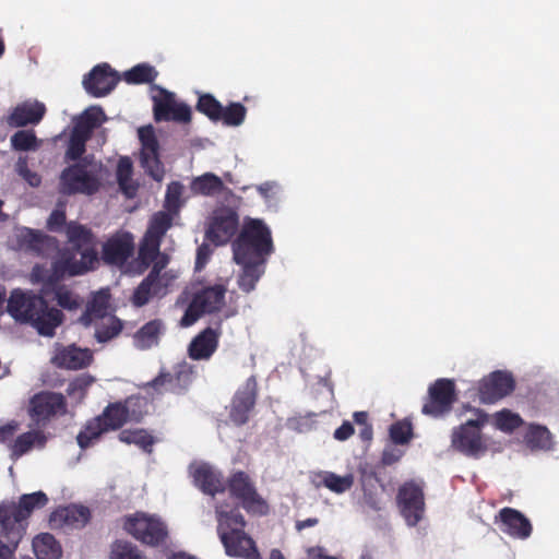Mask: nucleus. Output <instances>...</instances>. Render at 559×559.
<instances>
[{
	"label": "nucleus",
	"instance_id": "obj_1",
	"mask_svg": "<svg viewBox=\"0 0 559 559\" xmlns=\"http://www.w3.org/2000/svg\"><path fill=\"white\" fill-rule=\"evenodd\" d=\"M183 186L179 181H171L167 186L164 209L152 215L147 229L142 236V274L150 270L142 280V306L152 298L164 297L175 280V275L166 267L170 258L160 251V243L167 230L173 225L174 216L182 206L181 195Z\"/></svg>",
	"mask_w": 559,
	"mask_h": 559
},
{
	"label": "nucleus",
	"instance_id": "obj_2",
	"mask_svg": "<svg viewBox=\"0 0 559 559\" xmlns=\"http://www.w3.org/2000/svg\"><path fill=\"white\" fill-rule=\"evenodd\" d=\"M7 312L15 322L31 325L45 337H53L64 319L62 311L49 306L43 296L19 288L11 292Z\"/></svg>",
	"mask_w": 559,
	"mask_h": 559
},
{
	"label": "nucleus",
	"instance_id": "obj_3",
	"mask_svg": "<svg viewBox=\"0 0 559 559\" xmlns=\"http://www.w3.org/2000/svg\"><path fill=\"white\" fill-rule=\"evenodd\" d=\"M217 534L228 557L263 559L255 542L246 532L247 522L238 510L216 511Z\"/></svg>",
	"mask_w": 559,
	"mask_h": 559
},
{
	"label": "nucleus",
	"instance_id": "obj_4",
	"mask_svg": "<svg viewBox=\"0 0 559 559\" xmlns=\"http://www.w3.org/2000/svg\"><path fill=\"white\" fill-rule=\"evenodd\" d=\"M274 246L270 228L262 219L248 218L233 243L235 262L258 260L266 262Z\"/></svg>",
	"mask_w": 559,
	"mask_h": 559
},
{
	"label": "nucleus",
	"instance_id": "obj_5",
	"mask_svg": "<svg viewBox=\"0 0 559 559\" xmlns=\"http://www.w3.org/2000/svg\"><path fill=\"white\" fill-rule=\"evenodd\" d=\"M48 503V497L43 491L24 493L19 502L3 501L0 503V537L11 538L12 533H17V539H22L26 531V520L33 511L44 508Z\"/></svg>",
	"mask_w": 559,
	"mask_h": 559
},
{
	"label": "nucleus",
	"instance_id": "obj_6",
	"mask_svg": "<svg viewBox=\"0 0 559 559\" xmlns=\"http://www.w3.org/2000/svg\"><path fill=\"white\" fill-rule=\"evenodd\" d=\"M110 293L108 288H102L94 293L92 299L79 319L84 326L95 323V338L98 343H106L117 336L122 324L111 314Z\"/></svg>",
	"mask_w": 559,
	"mask_h": 559
},
{
	"label": "nucleus",
	"instance_id": "obj_7",
	"mask_svg": "<svg viewBox=\"0 0 559 559\" xmlns=\"http://www.w3.org/2000/svg\"><path fill=\"white\" fill-rule=\"evenodd\" d=\"M136 397H129L124 403H115L108 405L102 415L86 425L85 430L81 431L76 441L80 448H88L94 440L108 430L120 428L126 421L136 419V412L132 406L136 405Z\"/></svg>",
	"mask_w": 559,
	"mask_h": 559
},
{
	"label": "nucleus",
	"instance_id": "obj_8",
	"mask_svg": "<svg viewBox=\"0 0 559 559\" xmlns=\"http://www.w3.org/2000/svg\"><path fill=\"white\" fill-rule=\"evenodd\" d=\"M231 498L236 499L248 514L263 516L269 514L270 506L259 493L251 476L237 471L230 474L226 481Z\"/></svg>",
	"mask_w": 559,
	"mask_h": 559
},
{
	"label": "nucleus",
	"instance_id": "obj_9",
	"mask_svg": "<svg viewBox=\"0 0 559 559\" xmlns=\"http://www.w3.org/2000/svg\"><path fill=\"white\" fill-rule=\"evenodd\" d=\"M487 423V415L477 419H469L455 427L451 433V447L456 452L473 459H478L488 451L485 437L481 433L483 426Z\"/></svg>",
	"mask_w": 559,
	"mask_h": 559
},
{
	"label": "nucleus",
	"instance_id": "obj_10",
	"mask_svg": "<svg viewBox=\"0 0 559 559\" xmlns=\"http://www.w3.org/2000/svg\"><path fill=\"white\" fill-rule=\"evenodd\" d=\"M148 95L153 103V115L156 122L189 123L191 121V108L186 103L177 102L175 93L157 84H152L148 87Z\"/></svg>",
	"mask_w": 559,
	"mask_h": 559
},
{
	"label": "nucleus",
	"instance_id": "obj_11",
	"mask_svg": "<svg viewBox=\"0 0 559 559\" xmlns=\"http://www.w3.org/2000/svg\"><path fill=\"white\" fill-rule=\"evenodd\" d=\"M226 292L227 288L223 284L207 286L197 292L186 309L180 324L182 326H190L195 323L202 314L219 311L225 304Z\"/></svg>",
	"mask_w": 559,
	"mask_h": 559
},
{
	"label": "nucleus",
	"instance_id": "obj_12",
	"mask_svg": "<svg viewBox=\"0 0 559 559\" xmlns=\"http://www.w3.org/2000/svg\"><path fill=\"white\" fill-rule=\"evenodd\" d=\"M56 251L57 255L52 262V269L57 278L83 274L93 269L98 261L95 250H78L67 247Z\"/></svg>",
	"mask_w": 559,
	"mask_h": 559
},
{
	"label": "nucleus",
	"instance_id": "obj_13",
	"mask_svg": "<svg viewBox=\"0 0 559 559\" xmlns=\"http://www.w3.org/2000/svg\"><path fill=\"white\" fill-rule=\"evenodd\" d=\"M396 503L406 524L416 526L426 509L424 487L414 480L405 481L397 490Z\"/></svg>",
	"mask_w": 559,
	"mask_h": 559
},
{
	"label": "nucleus",
	"instance_id": "obj_14",
	"mask_svg": "<svg viewBox=\"0 0 559 559\" xmlns=\"http://www.w3.org/2000/svg\"><path fill=\"white\" fill-rule=\"evenodd\" d=\"M239 227V215L235 209L221 206L213 211L205 230V239L215 246L230 241Z\"/></svg>",
	"mask_w": 559,
	"mask_h": 559
},
{
	"label": "nucleus",
	"instance_id": "obj_15",
	"mask_svg": "<svg viewBox=\"0 0 559 559\" xmlns=\"http://www.w3.org/2000/svg\"><path fill=\"white\" fill-rule=\"evenodd\" d=\"M455 400L454 381L445 378L438 379L429 385L421 413L430 417L443 416L452 409Z\"/></svg>",
	"mask_w": 559,
	"mask_h": 559
},
{
	"label": "nucleus",
	"instance_id": "obj_16",
	"mask_svg": "<svg viewBox=\"0 0 559 559\" xmlns=\"http://www.w3.org/2000/svg\"><path fill=\"white\" fill-rule=\"evenodd\" d=\"M142 168L155 181H163L165 167L159 158V143L152 124L142 126Z\"/></svg>",
	"mask_w": 559,
	"mask_h": 559
},
{
	"label": "nucleus",
	"instance_id": "obj_17",
	"mask_svg": "<svg viewBox=\"0 0 559 559\" xmlns=\"http://www.w3.org/2000/svg\"><path fill=\"white\" fill-rule=\"evenodd\" d=\"M515 381L511 373L497 370L484 377L478 383L479 400L492 404L513 392Z\"/></svg>",
	"mask_w": 559,
	"mask_h": 559
},
{
	"label": "nucleus",
	"instance_id": "obj_18",
	"mask_svg": "<svg viewBox=\"0 0 559 559\" xmlns=\"http://www.w3.org/2000/svg\"><path fill=\"white\" fill-rule=\"evenodd\" d=\"M258 397V383L254 376L249 377L235 393L229 418L237 425L242 426L249 420L251 411L254 408Z\"/></svg>",
	"mask_w": 559,
	"mask_h": 559
},
{
	"label": "nucleus",
	"instance_id": "obj_19",
	"mask_svg": "<svg viewBox=\"0 0 559 559\" xmlns=\"http://www.w3.org/2000/svg\"><path fill=\"white\" fill-rule=\"evenodd\" d=\"M98 187L96 177L81 165L68 167L60 177V191L64 194L76 192L92 194L98 190Z\"/></svg>",
	"mask_w": 559,
	"mask_h": 559
},
{
	"label": "nucleus",
	"instance_id": "obj_20",
	"mask_svg": "<svg viewBox=\"0 0 559 559\" xmlns=\"http://www.w3.org/2000/svg\"><path fill=\"white\" fill-rule=\"evenodd\" d=\"M17 249L39 257H49L58 249L56 238L27 227L16 229Z\"/></svg>",
	"mask_w": 559,
	"mask_h": 559
},
{
	"label": "nucleus",
	"instance_id": "obj_21",
	"mask_svg": "<svg viewBox=\"0 0 559 559\" xmlns=\"http://www.w3.org/2000/svg\"><path fill=\"white\" fill-rule=\"evenodd\" d=\"M120 81V76L108 63L95 66L83 79L85 91L94 97L108 95Z\"/></svg>",
	"mask_w": 559,
	"mask_h": 559
},
{
	"label": "nucleus",
	"instance_id": "obj_22",
	"mask_svg": "<svg viewBox=\"0 0 559 559\" xmlns=\"http://www.w3.org/2000/svg\"><path fill=\"white\" fill-rule=\"evenodd\" d=\"M134 239L128 231H120L103 245L102 259L106 264L121 267L133 255Z\"/></svg>",
	"mask_w": 559,
	"mask_h": 559
},
{
	"label": "nucleus",
	"instance_id": "obj_23",
	"mask_svg": "<svg viewBox=\"0 0 559 559\" xmlns=\"http://www.w3.org/2000/svg\"><path fill=\"white\" fill-rule=\"evenodd\" d=\"M500 531L514 539H527L533 532L531 521L519 510L504 507L495 518Z\"/></svg>",
	"mask_w": 559,
	"mask_h": 559
},
{
	"label": "nucleus",
	"instance_id": "obj_24",
	"mask_svg": "<svg viewBox=\"0 0 559 559\" xmlns=\"http://www.w3.org/2000/svg\"><path fill=\"white\" fill-rule=\"evenodd\" d=\"M66 412L64 396L56 392H40L31 400V417L37 424Z\"/></svg>",
	"mask_w": 559,
	"mask_h": 559
},
{
	"label": "nucleus",
	"instance_id": "obj_25",
	"mask_svg": "<svg viewBox=\"0 0 559 559\" xmlns=\"http://www.w3.org/2000/svg\"><path fill=\"white\" fill-rule=\"evenodd\" d=\"M193 485L204 495L215 497L226 490L222 472L207 463H201L190 468Z\"/></svg>",
	"mask_w": 559,
	"mask_h": 559
},
{
	"label": "nucleus",
	"instance_id": "obj_26",
	"mask_svg": "<svg viewBox=\"0 0 559 559\" xmlns=\"http://www.w3.org/2000/svg\"><path fill=\"white\" fill-rule=\"evenodd\" d=\"M92 358L93 354L88 348L56 343L51 362L59 368L78 370L87 367Z\"/></svg>",
	"mask_w": 559,
	"mask_h": 559
},
{
	"label": "nucleus",
	"instance_id": "obj_27",
	"mask_svg": "<svg viewBox=\"0 0 559 559\" xmlns=\"http://www.w3.org/2000/svg\"><path fill=\"white\" fill-rule=\"evenodd\" d=\"M190 381L191 376L187 371L180 370L175 373L162 371L156 378L142 385V388L147 392L153 390L158 394L164 392L181 394L188 388Z\"/></svg>",
	"mask_w": 559,
	"mask_h": 559
},
{
	"label": "nucleus",
	"instance_id": "obj_28",
	"mask_svg": "<svg viewBox=\"0 0 559 559\" xmlns=\"http://www.w3.org/2000/svg\"><path fill=\"white\" fill-rule=\"evenodd\" d=\"M219 331L206 328L189 345V357L194 360L209 359L217 349Z\"/></svg>",
	"mask_w": 559,
	"mask_h": 559
},
{
	"label": "nucleus",
	"instance_id": "obj_29",
	"mask_svg": "<svg viewBox=\"0 0 559 559\" xmlns=\"http://www.w3.org/2000/svg\"><path fill=\"white\" fill-rule=\"evenodd\" d=\"M90 520V510L86 507L71 504L57 509L50 515V522L57 526L82 528Z\"/></svg>",
	"mask_w": 559,
	"mask_h": 559
},
{
	"label": "nucleus",
	"instance_id": "obj_30",
	"mask_svg": "<svg viewBox=\"0 0 559 559\" xmlns=\"http://www.w3.org/2000/svg\"><path fill=\"white\" fill-rule=\"evenodd\" d=\"M168 527L157 515L142 512V544L158 547L166 543Z\"/></svg>",
	"mask_w": 559,
	"mask_h": 559
},
{
	"label": "nucleus",
	"instance_id": "obj_31",
	"mask_svg": "<svg viewBox=\"0 0 559 559\" xmlns=\"http://www.w3.org/2000/svg\"><path fill=\"white\" fill-rule=\"evenodd\" d=\"M310 480L316 488L325 487L330 491L337 495L348 491L355 483L353 474L340 476L333 472L328 471H319L312 473Z\"/></svg>",
	"mask_w": 559,
	"mask_h": 559
},
{
	"label": "nucleus",
	"instance_id": "obj_32",
	"mask_svg": "<svg viewBox=\"0 0 559 559\" xmlns=\"http://www.w3.org/2000/svg\"><path fill=\"white\" fill-rule=\"evenodd\" d=\"M190 190L192 194L202 197L233 193L231 190L225 186L222 178L214 173H204L201 176L194 177L190 182Z\"/></svg>",
	"mask_w": 559,
	"mask_h": 559
},
{
	"label": "nucleus",
	"instance_id": "obj_33",
	"mask_svg": "<svg viewBox=\"0 0 559 559\" xmlns=\"http://www.w3.org/2000/svg\"><path fill=\"white\" fill-rule=\"evenodd\" d=\"M45 114V106L38 102L23 103L16 106L9 117V124L12 127H25L37 124Z\"/></svg>",
	"mask_w": 559,
	"mask_h": 559
},
{
	"label": "nucleus",
	"instance_id": "obj_34",
	"mask_svg": "<svg viewBox=\"0 0 559 559\" xmlns=\"http://www.w3.org/2000/svg\"><path fill=\"white\" fill-rule=\"evenodd\" d=\"M242 266V271L238 277V286L245 293H250L255 288L257 283L264 273V264L266 262H259L258 260H250L245 262H236Z\"/></svg>",
	"mask_w": 559,
	"mask_h": 559
},
{
	"label": "nucleus",
	"instance_id": "obj_35",
	"mask_svg": "<svg viewBox=\"0 0 559 559\" xmlns=\"http://www.w3.org/2000/svg\"><path fill=\"white\" fill-rule=\"evenodd\" d=\"M68 243L70 248L78 250H94L93 234L91 229L76 222H70L64 226Z\"/></svg>",
	"mask_w": 559,
	"mask_h": 559
},
{
	"label": "nucleus",
	"instance_id": "obj_36",
	"mask_svg": "<svg viewBox=\"0 0 559 559\" xmlns=\"http://www.w3.org/2000/svg\"><path fill=\"white\" fill-rule=\"evenodd\" d=\"M32 546L38 559H59L62 555L61 546L49 533L36 536Z\"/></svg>",
	"mask_w": 559,
	"mask_h": 559
},
{
	"label": "nucleus",
	"instance_id": "obj_37",
	"mask_svg": "<svg viewBox=\"0 0 559 559\" xmlns=\"http://www.w3.org/2000/svg\"><path fill=\"white\" fill-rule=\"evenodd\" d=\"M106 120L105 112L99 106L86 108L79 117L74 119V127H81V131H86V136H91L94 129L98 128Z\"/></svg>",
	"mask_w": 559,
	"mask_h": 559
},
{
	"label": "nucleus",
	"instance_id": "obj_38",
	"mask_svg": "<svg viewBox=\"0 0 559 559\" xmlns=\"http://www.w3.org/2000/svg\"><path fill=\"white\" fill-rule=\"evenodd\" d=\"M132 173L133 166L131 159L127 156L120 157L116 169V176L120 190L128 198H132L136 193V187L131 182Z\"/></svg>",
	"mask_w": 559,
	"mask_h": 559
},
{
	"label": "nucleus",
	"instance_id": "obj_39",
	"mask_svg": "<svg viewBox=\"0 0 559 559\" xmlns=\"http://www.w3.org/2000/svg\"><path fill=\"white\" fill-rule=\"evenodd\" d=\"M45 436L41 431H28L25 433H22L16 438L12 445V453L11 456L14 459H17L28 452L33 445L38 444L39 447H43L45 443Z\"/></svg>",
	"mask_w": 559,
	"mask_h": 559
},
{
	"label": "nucleus",
	"instance_id": "obj_40",
	"mask_svg": "<svg viewBox=\"0 0 559 559\" xmlns=\"http://www.w3.org/2000/svg\"><path fill=\"white\" fill-rule=\"evenodd\" d=\"M526 442L531 449L550 450L551 433L546 427L532 426L526 435Z\"/></svg>",
	"mask_w": 559,
	"mask_h": 559
},
{
	"label": "nucleus",
	"instance_id": "obj_41",
	"mask_svg": "<svg viewBox=\"0 0 559 559\" xmlns=\"http://www.w3.org/2000/svg\"><path fill=\"white\" fill-rule=\"evenodd\" d=\"M11 146L15 151L32 152L36 151L40 141L36 138L33 130H21L15 132L11 139Z\"/></svg>",
	"mask_w": 559,
	"mask_h": 559
},
{
	"label": "nucleus",
	"instance_id": "obj_42",
	"mask_svg": "<svg viewBox=\"0 0 559 559\" xmlns=\"http://www.w3.org/2000/svg\"><path fill=\"white\" fill-rule=\"evenodd\" d=\"M88 139L86 131H81V127L73 128L70 134L66 157L71 160L79 159L85 153V144Z\"/></svg>",
	"mask_w": 559,
	"mask_h": 559
},
{
	"label": "nucleus",
	"instance_id": "obj_43",
	"mask_svg": "<svg viewBox=\"0 0 559 559\" xmlns=\"http://www.w3.org/2000/svg\"><path fill=\"white\" fill-rule=\"evenodd\" d=\"M222 104L212 94H201L195 109L212 121H219Z\"/></svg>",
	"mask_w": 559,
	"mask_h": 559
},
{
	"label": "nucleus",
	"instance_id": "obj_44",
	"mask_svg": "<svg viewBox=\"0 0 559 559\" xmlns=\"http://www.w3.org/2000/svg\"><path fill=\"white\" fill-rule=\"evenodd\" d=\"M247 108L240 103H230L227 107H222L219 121L226 126H240L246 118Z\"/></svg>",
	"mask_w": 559,
	"mask_h": 559
},
{
	"label": "nucleus",
	"instance_id": "obj_45",
	"mask_svg": "<svg viewBox=\"0 0 559 559\" xmlns=\"http://www.w3.org/2000/svg\"><path fill=\"white\" fill-rule=\"evenodd\" d=\"M389 433L394 444H407L414 436L413 425L407 419L395 421L391 425Z\"/></svg>",
	"mask_w": 559,
	"mask_h": 559
},
{
	"label": "nucleus",
	"instance_id": "obj_46",
	"mask_svg": "<svg viewBox=\"0 0 559 559\" xmlns=\"http://www.w3.org/2000/svg\"><path fill=\"white\" fill-rule=\"evenodd\" d=\"M163 332L164 325L159 319L152 320L142 325V348H150L157 345Z\"/></svg>",
	"mask_w": 559,
	"mask_h": 559
},
{
	"label": "nucleus",
	"instance_id": "obj_47",
	"mask_svg": "<svg viewBox=\"0 0 559 559\" xmlns=\"http://www.w3.org/2000/svg\"><path fill=\"white\" fill-rule=\"evenodd\" d=\"M110 559H140V550L131 542L117 539L111 545Z\"/></svg>",
	"mask_w": 559,
	"mask_h": 559
},
{
	"label": "nucleus",
	"instance_id": "obj_48",
	"mask_svg": "<svg viewBox=\"0 0 559 559\" xmlns=\"http://www.w3.org/2000/svg\"><path fill=\"white\" fill-rule=\"evenodd\" d=\"M521 424V417L508 409H503L496 414V426L502 431H513L519 428Z\"/></svg>",
	"mask_w": 559,
	"mask_h": 559
},
{
	"label": "nucleus",
	"instance_id": "obj_49",
	"mask_svg": "<svg viewBox=\"0 0 559 559\" xmlns=\"http://www.w3.org/2000/svg\"><path fill=\"white\" fill-rule=\"evenodd\" d=\"M165 440L162 432L154 433L146 429H142V451L152 454L154 444L160 443Z\"/></svg>",
	"mask_w": 559,
	"mask_h": 559
},
{
	"label": "nucleus",
	"instance_id": "obj_50",
	"mask_svg": "<svg viewBox=\"0 0 559 559\" xmlns=\"http://www.w3.org/2000/svg\"><path fill=\"white\" fill-rule=\"evenodd\" d=\"M56 300L58 305L68 310H74L79 308L80 302L71 292L68 290H60L56 294Z\"/></svg>",
	"mask_w": 559,
	"mask_h": 559
},
{
	"label": "nucleus",
	"instance_id": "obj_51",
	"mask_svg": "<svg viewBox=\"0 0 559 559\" xmlns=\"http://www.w3.org/2000/svg\"><path fill=\"white\" fill-rule=\"evenodd\" d=\"M212 253L213 250L209 243L203 242L201 246L198 247L195 258V271H201L202 269H204Z\"/></svg>",
	"mask_w": 559,
	"mask_h": 559
},
{
	"label": "nucleus",
	"instance_id": "obj_52",
	"mask_svg": "<svg viewBox=\"0 0 559 559\" xmlns=\"http://www.w3.org/2000/svg\"><path fill=\"white\" fill-rule=\"evenodd\" d=\"M66 224V214L63 211L55 210L47 219V227L50 231H59Z\"/></svg>",
	"mask_w": 559,
	"mask_h": 559
},
{
	"label": "nucleus",
	"instance_id": "obj_53",
	"mask_svg": "<svg viewBox=\"0 0 559 559\" xmlns=\"http://www.w3.org/2000/svg\"><path fill=\"white\" fill-rule=\"evenodd\" d=\"M354 433V427L349 421H344L334 431V438L338 441H345Z\"/></svg>",
	"mask_w": 559,
	"mask_h": 559
},
{
	"label": "nucleus",
	"instance_id": "obj_54",
	"mask_svg": "<svg viewBox=\"0 0 559 559\" xmlns=\"http://www.w3.org/2000/svg\"><path fill=\"white\" fill-rule=\"evenodd\" d=\"M403 452L396 449H385L382 453L381 461L384 465H392L400 461Z\"/></svg>",
	"mask_w": 559,
	"mask_h": 559
},
{
	"label": "nucleus",
	"instance_id": "obj_55",
	"mask_svg": "<svg viewBox=\"0 0 559 559\" xmlns=\"http://www.w3.org/2000/svg\"><path fill=\"white\" fill-rule=\"evenodd\" d=\"M119 440L127 444H140V430H122L119 433Z\"/></svg>",
	"mask_w": 559,
	"mask_h": 559
},
{
	"label": "nucleus",
	"instance_id": "obj_56",
	"mask_svg": "<svg viewBox=\"0 0 559 559\" xmlns=\"http://www.w3.org/2000/svg\"><path fill=\"white\" fill-rule=\"evenodd\" d=\"M158 72L153 66L142 62V83H148L152 85L154 84L153 82L155 81Z\"/></svg>",
	"mask_w": 559,
	"mask_h": 559
},
{
	"label": "nucleus",
	"instance_id": "obj_57",
	"mask_svg": "<svg viewBox=\"0 0 559 559\" xmlns=\"http://www.w3.org/2000/svg\"><path fill=\"white\" fill-rule=\"evenodd\" d=\"M139 520H138V513L134 514V516H131L127 519L124 523V530L131 534L135 539H140V530L138 527Z\"/></svg>",
	"mask_w": 559,
	"mask_h": 559
},
{
	"label": "nucleus",
	"instance_id": "obj_58",
	"mask_svg": "<svg viewBox=\"0 0 559 559\" xmlns=\"http://www.w3.org/2000/svg\"><path fill=\"white\" fill-rule=\"evenodd\" d=\"M124 80L128 83L139 84L140 83V63L131 68V70L124 72Z\"/></svg>",
	"mask_w": 559,
	"mask_h": 559
},
{
	"label": "nucleus",
	"instance_id": "obj_59",
	"mask_svg": "<svg viewBox=\"0 0 559 559\" xmlns=\"http://www.w3.org/2000/svg\"><path fill=\"white\" fill-rule=\"evenodd\" d=\"M359 471H360V474H361V484H362L364 488H365L366 484L368 481H370L371 479L378 480L377 474H376V472L371 467L364 466V467H360Z\"/></svg>",
	"mask_w": 559,
	"mask_h": 559
},
{
	"label": "nucleus",
	"instance_id": "obj_60",
	"mask_svg": "<svg viewBox=\"0 0 559 559\" xmlns=\"http://www.w3.org/2000/svg\"><path fill=\"white\" fill-rule=\"evenodd\" d=\"M16 424H8L5 426L0 427V441L4 442L9 438H11L16 431Z\"/></svg>",
	"mask_w": 559,
	"mask_h": 559
},
{
	"label": "nucleus",
	"instance_id": "obj_61",
	"mask_svg": "<svg viewBox=\"0 0 559 559\" xmlns=\"http://www.w3.org/2000/svg\"><path fill=\"white\" fill-rule=\"evenodd\" d=\"M21 177L31 186V187H38L40 185V177L32 171L31 169L21 175Z\"/></svg>",
	"mask_w": 559,
	"mask_h": 559
},
{
	"label": "nucleus",
	"instance_id": "obj_62",
	"mask_svg": "<svg viewBox=\"0 0 559 559\" xmlns=\"http://www.w3.org/2000/svg\"><path fill=\"white\" fill-rule=\"evenodd\" d=\"M318 523H319V520L317 518H309V519H306V520H302V521H297L296 522V530L297 531H302V530H305L307 527L316 526Z\"/></svg>",
	"mask_w": 559,
	"mask_h": 559
},
{
	"label": "nucleus",
	"instance_id": "obj_63",
	"mask_svg": "<svg viewBox=\"0 0 559 559\" xmlns=\"http://www.w3.org/2000/svg\"><path fill=\"white\" fill-rule=\"evenodd\" d=\"M15 168H16V171L17 174L21 176L23 175L24 173H26L27 170H29L28 166H27V158L26 157H19L16 164H15Z\"/></svg>",
	"mask_w": 559,
	"mask_h": 559
},
{
	"label": "nucleus",
	"instance_id": "obj_64",
	"mask_svg": "<svg viewBox=\"0 0 559 559\" xmlns=\"http://www.w3.org/2000/svg\"><path fill=\"white\" fill-rule=\"evenodd\" d=\"M168 559H199V558L193 555H190L188 552H185V551H177V552H173L168 557Z\"/></svg>",
	"mask_w": 559,
	"mask_h": 559
}]
</instances>
